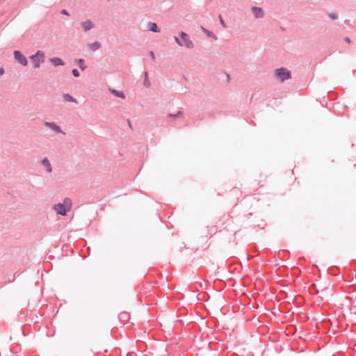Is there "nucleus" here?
I'll use <instances>...</instances> for the list:
<instances>
[{"label": "nucleus", "mask_w": 356, "mask_h": 356, "mask_svg": "<svg viewBox=\"0 0 356 356\" xmlns=\"http://www.w3.org/2000/svg\"><path fill=\"white\" fill-rule=\"evenodd\" d=\"M88 47L92 51H96L101 47V44L98 42H95L93 43L90 44Z\"/></svg>", "instance_id": "f8f14e48"}, {"label": "nucleus", "mask_w": 356, "mask_h": 356, "mask_svg": "<svg viewBox=\"0 0 356 356\" xmlns=\"http://www.w3.org/2000/svg\"><path fill=\"white\" fill-rule=\"evenodd\" d=\"M181 38L182 40V42L177 38L175 37V42L179 45V46H184L186 48H192L193 47V44L192 41L189 39L188 35L184 33L181 32L180 33Z\"/></svg>", "instance_id": "7ed1b4c3"}, {"label": "nucleus", "mask_w": 356, "mask_h": 356, "mask_svg": "<svg viewBox=\"0 0 356 356\" xmlns=\"http://www.w3.org/2000/svg\"><path fill=\"white\" fill-rule=\"evenodd\" d=\"M63 99L65 101V102H75V103H77V101L76 100V99H74V97H72L71 95H70L69 94H64L63 96Z\"/></svg>", "instance_id": "ddd939ff"}, {"label": "nucleus", "mask_w": 356, "mask_h": 356, "mask_svg": "<svg viewBox=\"0 0 356 356\" xmlns=\"http://www.w3.org/2000/svg\"><path fill=\"white\" fill-rule=\"evenodd\" d=\"M13 55L15 60H17L21 65L23 66H26L27 65V60L26 57L19 51H15Z\"/></svg>", "instance_id": "39448f33"}, {"label": "nucleus", "mask_w": 356, "mask_h": 356, "mask_svg": "<svg viewBox=\"0 0 356 356\" xmlns=\"http://www.w3.org/2000/svg\"><path fill=\"white\" fill-rule=\"evenodd\" d=\"M252 12L256 18H261L264 15V10L261 8L252 7Z\"/></svg>", "instance_id": "423d86ee"}, {"label": "nucleus", "mask_w": 356, "mask_h": 356, "mask_svg": "<svg viewBox=\"0 0 356 356\" xmlns=\"http://www.w3.org/2000/svg\"><path fill=\"white\" fill-rule=\"evenodd\" d=\"M330 17L332 18V19H335L337 18V15L334 13H331L329 15Z\"/></svg>", "instance_id": "a211bd4d"}, {"label": "nucleus", "mask_w": 356, "mask_h": 356, "mask_svg": "<svg viewBox=\"0 0 356 356\" xmlns=\"http://www.w3.org/2000/svg\"><path fill=\"white\" fill-rule=\"evenodd\" d=\"M4 73V70L3 68L0 69V75H2Z\"/></svg>", "instance_id": "412c9836"}, {"label": "nucleus", "mask_w": 356, "mask_h": 356, "mask_svg": "<svg viewBox=\"0 0 356 356\" xmlns=\"http://www.w3.org/2000/svg\"><path fill=\"white\" fill-rule=\"evenodd\" d=\"M219 19H220V24L224 26V27H227V25L225 23L224 20L222 19L221 15H219Z\"/></svg>", "instance_id": "f3484780"}, {"label": "nucleus", "mask_w": 356, "mask_h": 356, "mask_svg": "<svg viewBox=\"0 0 356 356\" xmlns=\"http://www.w3.org/2000/svg\"><path fill=\"white\" fill-rule=\"evenodd\" d=\"M150 56H151V57H152V58H154V53H153L152 51V52H150Z\"/></svg>", "instance_id": "4be33fe9"}, {"label": "nucleus", "mask_w": 356, "mask_h": 356, "mask_svg": "<svg viewBox=\"0 0 356 356\" xmlns=\"http://www.w3.org/2000/svg\"><path fill=\"white\" fill-rule=\"evenodd\" d=\"M45 125L56 132L62 133L60 128L54 122H45Z\"/></svg>", "instance_id": "6e6552de"}, {"label": "nucleus", "mask_w": 356, "mask_h": 356, "mask_svg": "<svg viewBox=\"0 0 356 356\" xmlns=\"http://www.w3.org/2000/svg\"><path fill=\"white\" fill-rule=\"evenodd\" d=\"M50 62L54 65H63L64 63L63 60L58 57H54L50 59Z\"/></svg>", "instance_id": "1a4fd4ad"}, {"label": "nucleus", "mask_w": 356, "mask_h": 356, "mask_svg": "<svg viewBox=\"0 0 356 356\" xmlns=\"http://www.w3.org/2000/svg\"><path fill=\"white\" fill-rule=\"evenodd\" d=\"M81 26L85 31H87L94 27L93 23L90 20H86L81 23Z\"/></svg>", "instance_id": "0eeeda50"}, {"label": "nucleus", "mask_w": 356, "mask_h": 356, "mask_svg": "<svg viewBox=\"0 0 356 356\" xmlns=\"http://www.w3.org/2000/svg\"><path fill=\"white\" fill-rule=\"evenodd\" d=\"M61 13H62L63 15H69L68 12H67V10H63L61 11Z\"/></svg>", "instance_id": "6ab92c4d"}, {"label": "nucleus", "mask_w": 356, "mask_h": 356, "mask_svg": "<svg viewBox=\"0 0 356 356\" xmlns=\"http://www.w3.org/2000/svg\"><path fill=\"white\" fill-rule=\"evenodd\" d=\"M72 207V201L69 198H65L63 203L55 204L54 209L58 214L65 216L67 212L69 211Z\"/></svg>", "instance_id": "f257e3e1"}, {"label": "nucleus", "mask_w": 356, "mask_h": 356, "mask_svg": "<svg viewBox=\"0 0 356 356\" xmlns=\"http://www.w3.org/2000/svg\"><path fill=\"white\" fill-rule=\"evenodd\" d=\"M344 40H345L347 43H348V44H350V43L351 42V41H350V38H348V37L345 38H344Z\"/></svg>", "instance_id": "aec40b11"}, {"label": "nucleus", "mask_w": 356, "mask_h": 356, "mask_svg": "<svg viewBox=\"0 0 356 356\" xmlns=\"http://www.w3.org/2000/svg\"><path fill=\"white\" fill-rule=\"evenodd\" d=\"M112 92L115 95H116L117 97H121L122 99H124V93L122 92L118 91V90H113Z\"/></svg>", "instance_id": "2eb2a0df"}, {"label": "nucleus", "mask_w": 356, "mask_h": 356, "mask_svg": "<svg viewBox=\"0 0 356 356\" xmlns=\"http://www.w3.org/2000/svg\"><path fill=\"white\" fill-rule=\"evenodd\" d=\"M78 65L79 66V67L82 70H84L86 67V66L85 65V62H84V60L83 59H79L78 61Z\"/></svg>", "instance_id": "4468645a"}, {"label": "nucleus", "mask_w": 356, "mask_h": 356, "mask_svg": "<svg viewBox=\"0 0 356 356\" xmlns=\"http://www.w3.org/2000/svg\"><path fill=\"white\" fill-rule=\"evenodd\" d=\"M72 74L75 76V77H79V71L76 70V69H74L72 70Z\"/></svg>", "instance_id": "dca6fc26"}, {"label": "nucleus", "mask_w": 356, "mask_h": 356, "mask_svg": "<svg viewBox=\"0 0 356 356\" xmlns=\"http://www.w3.org/2000/svg\"><path fill=\"white\" fill-rule=\"evenodd\" d=\"M148 29L149 31L158 33L160 30L158 29L157 25L155 23L150 22L148 24Z\"/></svg>", "instance_id": "9b49d317"}, {"label": "nucleus", "mask_w": 356, "mask_h": 356, "mask_svg": "<svg viewBox=\"0 0 356 356\" xmlns=\"http://www.w3.org/2000/svg\"><path fill=\"white\" fill-rule=\"evenodd\" d=\"M42 165L46 168V170H47V171L48 172H51L52 169H51V163H50L49 161L47 158L43 159Z\"/></svg>", "instance_id": "9d476101"}, {"label": "nucleus", "mask_w": 356, "mask_h": 356, "mask_svg": "<svg viewBox=\"0 0 356 356\" xmlns=\"http://www.w3.org/2000/svg\"><path fill=\"white\" fill-rule=\"evenodd\" d=\"M275 75L277 79L283 82L286 79H289L291 78V72L287 70L286 68L281 67L275 70Z\"/></svg>", "instance_id": "20e7f679"}, {"label": "nucleus", "mask_w": 356, "mask_h": 356, "mask_svg": "<svg viewBox=\"0 0 356 356\" xmlns=\"http://www.w3.org/2000/svg\"><path fill=\"white\" fill-rule=\"evenodd\" d=\"M44 54L42 51H38L35 55L30 57V59L35 68L40 67V65L44 62Z\"/></svg>", "instance_id": "f03ea898"}]
</instances>
